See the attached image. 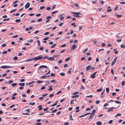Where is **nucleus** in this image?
Instances as JSON below:
<instances>
[{
	"mask_svg": "<svg viewBox=\"0 0 125 125\" xmlns=\"http://www.w3.org/2000/svg\"><path fill=\"white\" fill-rule=\"evenodd\" d=\"M71 13L74 14L75 15L73 16L76 17H79L80 16L79 15L80 14V13L79 12H72Z\"/></svg>",
	"mask_w": 125,
	"mask_h": 125,
	"instance_id": "1",
	"label": "nucleus"
},
{
	"mask_svg": "<svg viewBox=\"0 0 125 125\" xmlns=\"http://www.w3.org/2000/svg\"><path fill=\"white\" fill-rule=\"evenodd\" d=\"M42 58V55H40L38 56L37 57L34 58V60H38L41 59Z\"/></svg>",
	"mask_w": 125,
	"mask_h": 125,
	"instance_id": "2",
	"label": "nucleus"
},
{
	"mask_svg": "<svg viewBox=\"0 0 125 125\" xmlns=\"http://www.w3.org/2000/svg\"><path fill=\"white\" fill-rule=\"evenodd\" d=\"M117 58V57H116L112 61L111 63V66H113L114 64L115 63L116 61V59Z\"/></svg>",
	"mask_w": 125,
	"mask_h": 125,
	"instance_id": "3",
	"label": "nucleus"
},
{
	"mask_svg": "<svg viewBox=\"0 0 125 125\" xmlns=\"http://www.w3.org/2000/svg\"><path fill=\"white\" fill-rule=\"evenodd\" d=\"M12 67L11 66H3L1 67V68L2 69H7L11 68Z\"/></svg>",
	"mask_w": 125,
	"mask_h": 125,
	"instance_id": "4",
	"label": "nucleus"
},
{
	"mask_svg": "<svg viewBox=\"0 0 125 125\" xmlns=\"http://www.w3.org/2000/svg\"><path fill=\"white\" fill-rule=\"evenodd\" d=\"M30 5V3L28 2H27L25 6V9H27L29 7Z\"/></svg>",
	"mask_w": 125,
	"mask_h": 125,
	"instance_id": "5",
	"label": "nucleus"
},
{
	"mask_svg": "<svg viewBox=\"0 0 125 125\" xmlns=\"http://www.w3.org/2000/svg\"><path fill=\"white\" fill-rule=\"evenodd\" d=\"M42 68H47V66L45 65H41L39 67L38 69L39 70H40Z\"/></svg>",
	"mask_w": 125,
	"mask_h": 125,
	"instance_id": "6",
	"label": "nucleus"
},
{
	"mask_svg": "<svg viewBox=\"0 0 125 125\" xmlns=\"http://www.w3.org/2000/svg\"><path fill=\"white\" fill-rule=\"evenodd\" d=\"M114 108H115L114 107L109 108L107 111V112H109L113 111V109Z\"/></svg>",
	"mask_w": 125,
	"mask_h": 125,
	"instance_id": "7",
	"label": "nucleus"
},
{
	"mask_svg": "<svg viewBox=\"0 0 125 125\" xmlns=\"http://www.w3.org/2000/svg\"><path fill=\"white\" fill-rule=\"evenodd\" d=\"M54 58L52 57H49L47 58L48 60L51 61H53L54 60Z\"/></svg>",
	"mask_w": 125,
	"mask_h": 125,
	"instance_id": "8",
	"label": "nucleus"
},
{
	"mask_svg": "<svg viewBox=\"0 0 125 125\" xmlns=\"http://www.w3.org/2000/svg\"><path fill=\"white\" fill-rule=\"evenodd\" d=\"M33 60H34V58H33L31 59L30 58L29 59H27V60H25V61H25V62H30V61H32Z\"/></svg>",
	"mask_w": 125,
	"mask_h": 125,
	"instance_id": "9",
	"label": "nucleus"
},
{
	"mask_svg": "<svg viewBox=\"0 0 125 125\" xmlns=\"http://www.w3.org/2000/svg\"><path fill=\"white\" fill-rule=\"evenodd\" d=\"M76 48V45L75 44H74L73 45L72 47L71 48V49L74 50Z\"/></svg>",
	"mask_w": 125,
	"mask_h": 125,
	"instance_id": "10",
	"label": "nucleus"
},
{
	"mask_svg": "<svg viewBox=\"0 0 125 125\" xmlns=\"http://www.w3.org/2000/svg\"><path fill=\"white\" fill-rule=\"evenodd\" d=\"M52 86H49V88L48 89L49 91H52Z\"/></svg>",
	"mask_w": 125,
	"mask_h": 125,
	"instance_id": "11",
	"label": "nucleus"
},
{
	"mask_svg": "<svg viewBox=\"0 0 125 125\" xmlns=\"http://www.w3.org/2000/svg\"><path fill=\"white\" fill-rule=\"evenodd\" d=\"M91 67V66L90 65L86 67V71H87L88 70H89Z\"/></svg>",
	"mask_w": 125,
	"mask_h": 125,
	"instance_id": "12",
	"label": "nucleus"
},
{
	"mask_svg": "<svg viewBox=\"0 0 125 125\" xmlns=\"http://www.w3.org/2000/svg\"><path fill=\"white\" fill-rule=\"evenodd\" d=\"M79 96V95H73L71 96V97L73 98H75L77 97H78Z\"/></svg>",
	"mask_w": 125,
	"mask_h": 125,
	"instance_id": "13",
	"label": "nucleus"
},
{
	"mask_svg": "<svg viewBox=\"0 0 125 125\" xmlns=\"http://www.w3.org/2000/svg\"><path fill=\"white\" fill-rule=\"evenodd\" d=\"M91 77L92 78H94L95 77V75L94 73H93L91 75Z\"/></svg>",
	"mask_w": 125,
	"mask_h": 125,
	"instance_id": "14",
	"label": "nucleus"
},
{
	"mask_svg": "<svg viewBox=\"0 0 125 125\" xmlns=\"http://www.w3.org/2000/svg\"><path fill=\"white\" fill-rule=\"evenodd\" d=\"M96 124L97 125H101L102 124V123L101 122L99 121L96 123Z\"/></svg>",
	"mask_w": 125,
	"mask_h": 125,
	"instance_id": "15",
	"label": "nucleus"
},
{
	"mask_svg": "<svg viewBox=\"0 0 125 125\" xmlns=\"http://www.w3.org/2000/svg\"><path fill=\"white\" fill-rule=\"evenodd\" d=\"M69 119L71 120H73V119L72 118V116L71 115H69Z\"/></svg>",
	"mask_w": 125,
	"mask_h": 125,
	"instance_id": "16",
	"label": "nucleus"
},
{
	"mask_svg": "<svg viewBox=\"0 0 125 125\" xmlns=\"http://www.w3.org/2000/svg\"><path fill=\"white\" fill-rule=\"evenodd\" d=\"M95 112H96V111H95V110L94 109L93 110L91 114H93L94 115L95 113Z\"/></svg>",
	"mask_w": 125,
	"mask_h": 125,
	"instance_id": "17",
	"label": "nucleus"
},
{
	"mask_svg": "<svg viewBox=\"0 0 125 125\" xmlns=\"http://www.w3.org/2000/svg\"><path fill=\"white\" fill-rule=\"evenodd\" d=\"M43 82V81H37L36 82V83H40Z\"/></svg>",
	"mask_w": 125,
	"mask_h": 125,
	"instance_id": "18",
	"label": "nucleus"
},
{
	"mask_svg": "<svg viewBox=\"0 0 125 125\" xmlns=\"http://www.w3.org/2000/svg\"><path fill=\"white\" fill-rule=\"evenodd\" d=\"M19 84L21 86H24L25 85V83H19Z\"/></svg>",
	"mask_w": 125,
	"mask_h": 125,
	"instance_id": "19",
	"label": "nucleus"
},
{
	"mask_svg": "<svg viewBox=\"0 0 125 125\" xmlns=\"http://www.w3.org/2000/svg\"><path fill=\"white\" fill-rule=\"evenodd\" d=\"M60 74L62 76H65V74L64 73H60Z\"/></svg>",
	"mask_w": 125,
	"mask_h": 125,
	"instance_id": "20",
	"label": "nucleus"
},
{
	"mask_svg": "<svg viewBox=\"0 0 125 125\" xmlns=\"http://www.w3.org/2000/svg\"><path fill=\"white\" fill-rule=\"evenodd\" d=\"M94 115L91 114V115H90L89 117L88 118V119H90L92 118L94 116Z\"/></svg>",
	"mask_w": 125,
	"mask_h": 125,
	"instance_id": "21",
	"label": "nucleus"
},
{
	"mask_svg": "<svg viewBox=\"0 0 125 125\" xmlns=\"http://www.w3.org/2000/svg\"><path fill=\"white\" fill-rule=\"evenodd\" d=\"M120 47L121 48H124L125 47V45L123 44H122L121 45Z\"/></svg>",
	"mask_w": 125,
	"mask_h": 125,
	"instance_id": "22",
	"label": "nucleus"
},
{
	"mask_svg": "<svg viewBox=\"0 0 125 125\" xmlns=\"http://www.w3.org/2000/svg\"><path fill=\"white\" fill-rule=\"evenodd\" d=\"M115 102L116 104H121V102H119V101H115Z\"/></svg>",
	"mask_w": 125,
	"mask_h": 125,
	"instance_id": "23",
	"label": "nucleus"
},
{
	"mask_svg": "<svg viewBox=\"0 0 125 125\" xmlns=\"http://www.w3.org/2000/svg\"><path fill=\"white\" fill-rule=\"evenodd\" d=\"M35 104V103L34 102H33L32 103H29V105H34Z\"/></svg>",
	"mask_w": 125,
	"mask_h": 125,
	"instance_id": "24",
	"label": "nucleus"
},
{
	"mask_svg": "<svg viewBox=\"0 0 125 125\" xmlns=\"http://www.w3.org/2000/svg\"><path fill=\"white\" fill-rule=\"evenodd\" d=\"M10 19L9 18H7L3 20V21H8L10 20Z\"/></svg>",
	"mask_w": 125,
	"mask_h": 125,
	"instance_id": "25",
	"label": "nucleus"
},
{
	"mask_svg": "<svg viewBox=\"0 0 125 125\" xmlns=\"http://www.w3.org/2000/svg\"><path fill=\"white\" fill-rule=\"evenodd\" d=\"M121 114H120L118 113L116 115H115V117H116L117 116H120L121 115Z\"/></svg>",
	"mask_w": 125,
	"mask_h": 125,
	"instance_id": "26",
	"label": "nucleus"
},
{
	"mask_svg": "<svg viewBox=\"0 0 125 125\" xmlns=\"http://www.w3.org/2000/svg\"><path fill=\"white\" fill-rule=\"evenodd\" d=\"M102 88H101L100 89H97V91H96L97 92H100L101 91H102Z\"/></svg>",
	"mask_w": 125,
	"mask_h": 125,
	"instance_id": "27",
	"label": "nucleus"
},
{
	"mask_svg": "<svg viewBox=\"0 0 125 125\" xmlns=\"http://www.w3.org/2000/svg\"><path fill=\"white\" fill-rule=\"evenodd\" d=\"M17 84V83H13L11 85L12 86H15V85H16Z\"/></svg>",
	"mask_w": 125,
	"mask_h": 125,
	"instance_id": "28",
	"label": "nucleus"
},
{
	"mask_svg": "<svg viewBox=\"0 0 125 125\" xmlns=\"http://www.w3.org/2000/svg\"><path fill=\"white\" fill-rule=\"evenodd\" d=\"M20 21L21 20L19 19H17L15 21V22H20Z\"/></svg>",
	"mask_w": 125,
	"mask_h": 125,
	"instance_id": "29",
	"label": "nucleus"
},
{
	"mask_svg": "<svg viewBox=\"0 0 125 125\" xmlns=\"http://www.w3.org/2000/svg\"><path fill=\"white\" fill-rule=\"evenodd\" d=\"M75 23H72L71 24V25L72 26H73L74 27H76V25H75Z\"/></svg>",
	"mask_w": 125,
	"mask_h": 125,
	"instance_id": "30",
	"label": "nucleus"
},
{
	"mask_svg": "<svg viewBox=\"0 0 125 125\" xmlns=\"http://www.w3.org/2000/svg\"><path fill=\"white\" fill-rule=\"evenodd\" d=\"M42 21V19L40 18L38 19L37 20V22H40L41 21Z\"/></svg>",
	"mask_w": 125,
	"mask_h": 125,
	"instance_id": "31",
	"label": "nucleus"
},
{
	"mask_svg": "<svg viewBox=\"0 0 125 125\" xmlns=\"http://www.w3.org/2000/svg\"><path fill=\"white\" fill-rule=\"evenodd\" d=\"M27 42H33V40L32 39H30L29 40H27Z\"/></svg>",
	"mask_w": 125,
	"mask_h": 125,
	"instance_id": "32",
	"label": "nucleus"
},
{
	"mask_svg": "<svg viewBox=\"0 0 125 125\" xmlns=\"http://www.w3.org/2000/svg\"><path fill=\"white\" fill-rule=\"evenodd\" d=\"M88 48H86L83 51V53H85L87 51H88Z\"/></svg>",
	"mask_w": 125,
	"mask_h": 125,
	"instance_id": "33",
	"label": "nucleus"
},
{
	"mask_svg": "<svg viewBox=\"0 0 125 125\" xmlns=\"http://www.w3.org/2000/svg\"><path fill=\"white\" fill-rule=\"evenodd\" d=\"M58 11L57 10H56L51 12V14H54L55 13H57L58 12Z\"/></svg>",
	"mask_w": 125,
	"mask_h": 125,
	"instance_id": "34",
	"label": "nucleus"
},
{
	"mask_svg": "<svg viewBox=\"0 0 125 125\" xmlns=\"http://www.w3.org/2000/svg\"><path fill=\"white\" fill-rule=\"evenodd\" d=\"M37 42L38 43V45L40 46V41L38 40L37 41Z\"/></svg>",
	"mask_w": 125,
	"mask_h": 125,
	"instance_id": "35",
	"label": "nucleus"
},
{
	"mask_svg": "<svg viewBox=\"0 0 125 125\" xmlns=\"http://www.w3.org/2000/svg\"><path fill=\"white\" fill-rule=\"evenodd\" d=\"M70 59V57H69L67 58L65 60V61H69Z\"/></svg>",
	"mask_w": 125,
	"mask_h": 125,
	"instance_id": "36",
	"label": "nucleus"
},
{
	"mask_svg": "<svg viewBox=\"0 0 125 125\" xmlns=\"http://www.w3.org/2000/svg\"><path fill=\"white\" fill-rule=\"evenodd\" d=\"M106 90L107 92L108 93L109 92V89L108 88H106Z\"/></svg>",
	"mask_w": 125,
	"mask_h": 125,
	"instance_id": "37",
	"label": "nucleus"
},
{
	"mask_svg": "<svg viewBox=\"0 0 125 125\" xmlns=\"http://www.w3.org/2000/svg\"><path fill=\"white\" fill-rule=\"evenodd\" d=\"M18 59V57L16 56H15L13 57V59L15 60H16Z\"/></svg>",
	"mask_w": 125,
	"mask_h": 125,
	"instance_id": "38",
	"label": "nucleus"
},
{
	"mask_svg": "<svg viewBox=\"0 0 125 125\" xmlns=\"http://www.w3.org/2000/svg\"><path fill=\"white\" fill-rule=\"evenodd\" d=\"M56 44H54L53 45H52L51 46V48H54L55 47V46H56Z\"/></svg>",
	"mask_w": 125,
	"mask_h": 125,
	"instance_id": "39",
	"label": "nucleus"
},
{
	"mask_svg": "<svg viewBox=\"0 0 125 125\" xmlns=\"http://www.w3.org/2000/svg\"><path fill=\"white\" fill-rule=\"evenodd\" d=\"M122 40L121 39H118V40H116V41L118 42H121Z\"/></svg>",
	"mask_w": 125,
	"mask_h": 125,
	"instance_id": "40",
	"label": "nucleus"
},
{
	"mask_svg": "<svg viewBox=\"0 0 125 125\" xmlns=\"http://www.w3.org/2000/svg\"><path fill=\"white\" fill-rule=\"evenodd\" d=\"M22 115H30V114H29L27 113H22Z\"/></svg>",
	"mask_w": 125,
	"mask_h": 125,
	"instance_id": "41",
	"label": "nucleus"
},
{
	"mask_svg": "<svg viewBox=\"0 0 125 125\" xmlns=\"http://www.w3.org/2000/svg\"><path fill=\"white\" fill-rule=\"evenodd\" d=\"M125 81H123L122 82V84L123 86L125 84Z\"/></svg>",
	"mask_w": 125,
	"mask_h": 125,
	"instance_id": "42",
	"label": "nucleus"
},
{
	"mask_svg": "<svg viewBox=\"0 0 125 125\" xmlns=\"http://www.w3.org/2000/svg\"><path fill=\"white\" fill-rule=\"evenodd\" d=\"M66 46V45L65 44H64L60 46L61 47H65Z\"/></svg>",
	"mask_w": 125,
	"mask_h": 125,
	"instance_id": "43",
	"label": "nucleus"
},
{
	"mask_svg": "<svg viewBox=\"0 0 125 125\" xmlns=\"http://www.w3.org/2000/svg\"><path fill=\"white\" fill-rule=\"evenodd\" d=\"M75 6L76 7H79V5L77 3H75L74 4Z\"/></svg>",
	"mask_w": 125,
	"mask_h": 125,
	"instance_id": "44",
	"label": "nucleus"
},
{
	"mask_svg": "<svg viewBox=\"0 0 125 125\" xmlns=\"http://www.w3.org/2000/svg\"><path fill=\"white\" fill-rule=\"evenodd\" d=\"M55 80L54 79L52 80L51 81V83H53L54 82V83L56 82H54L55 81Z\"/></svg>",
	"mask_w": 125,
	"mask_h": 125,
	"instance_id": "45",
	"label": "nucleus"
},
{
	"mask_svg": "<svg viewBox=\"0 0 125 125\" xmlns=\"http://www.w3.org/2000/svg\"><path fill=\"white\" fill-rule=\"evenodd\" d=\"M45 8V7L44 6H41L40 7V9L41 10H42L44 9Z\"/></svg>",
	"mask_w": 125,
	"mask_h": 125,
	"instance_id": "46",
	"label": "nucleus"
},
{
	"mask_svg": "<svg viewBox=\"0 0 125 125\" xmlns=\"http://www.w3.org/2000/svg\"><path fill=\"white\" fill-rule=\"evenodd\" d=\"M85 59V57H83L81 58V60L82 61H83Z\"/></svg>",
	"mask_w": 125,
	"mask_h": 125,
	"instance_id": "47",
	"label": "nucleus"
},
{
	"mask_svg": "<svg viewBox=\"0 0 125 125\" xmlns=\"http://www.w3.org/2000/svg\"><path fill=\"white\" fill-rule=\"evenodd\" d=\"M100 102V101L98 100L96 101L95 103L96 104H98Z\"/></svg>",
	"mask_w": 125,
	"mask_h": 125,
	"instance_id": "48",
	"label": "nucleus"
},
{
	"mask_svg": "<svg viewBox=\"0 0 125 125\" xmlns=\"http://www.w3.org/2000/svg\"><path fill=\"white\" fill-rule=\"evenodd\" d=\"M108 104L107 103H106L104 105V107H105L106 106H107L108 105Z\"/></svg>",
	"mask_w": 125,
	"mask_h": 125,
	"instance_id": "49",
	"label": "nucleus"
},
{
	"mask_svg": "<svg viewBox=\"0 0 125 125\" xmlns=\"http://www.w3.org/2000/svg\"><path fill=\"white\" fill-rule=\"evenodd\" d=\"M34 82H35L34 81H32V82H31L29 83H28V85H30L31 84L33 83H34Z\"/></svg>",
	"mask_w": 125,
	"mask_h": 125,
	"instance_id": "50",
	"label": "nucleus"
},
{
	"mask_svg": "<svg viewBox=\"0 0 125 125\" xmlns=\"http://www.w3.org/2000/svg\"><path fill=\"white\" fill-rule=\"evenodd\" d=\"M57 109H54V110H53L52 111V113H54L55 112H56V111H57Z\"/></svg>",
	"mask_w": 125,
	"mask_h": 125,
	"instance_id": "51",
	"label": "nucleus"
},
{
	"mask_svg": "<svg viewBox=\"0 0 125 125\" xmlns=\"http://www.w3.org/2000/svg\"><path fill=\"white\" fill-rule=\"evenodd\" d=\"M83 27L82 26H80L79 27V31H80L82 28Z\"/></svg>",
	"mask_w": 125,
	"mask_h": 125,
	"instance_id": "52",
	"label": "nucleus"
},
{
	"mask_svg": "<svg viewBox=\"0 0 125 125\" xmlns=\"http://www.w3.org/2000/svg\"><path fill=\"white\" fill-rule=\"evenodd\" d=\"M13 82V81L12 80H10L8 82L9 84H11V83Z\"/></svg>",
	"mask_w": 125,
	"mask_h": 125,
	"instance_id": "53",
	"label": "nucleus"
},
{
	"mask_svg": "<svg viewBox=\"0 0 125 125\" xmlns=\"http://www.w3.org/2000/svg\"><path fill=\"white\" fill-rule=\"evenodd\" d=\"M50 75L52 77H53V76H55V74L54 73H51V74Z\"/></svg>",
	"mask_w": 125,
	"mask_h": 125,
	"instance_id": "54",
	"label": "nucleus"
},
{
	"mask_svg": "<svg viewBox=\"0 0 125 125\" xmlns=\"http://www.w3.org/2000/svg\"><path fill=\"white\" fill-rule=\"evenodd\" d=\"M111 72L112 73V74H114V70L113 69H112L111 70Z\"/></svg>",
	"mask_w": 125,
	"mask_h": 125,
	"instance_id": "55",
	"label": "nucleus"
},
{
	"mask_svg": "<svg viewBox=\"0 0 125 125\" xmlns=\"http://www.w3.org/2000/svg\"><path fill=\"white\" fill-rule=\"evenodd\" d=\"M63 24V23L62 22H61L58 25V26H62Z\"/></svg>",
	"mask_w": 125,
	"mask_h": 125,
	"instance_id": "56",
	"label": "nucleus"
},
{
	"mask_svg": "<svg viewBox=\"0 0 125 125\" xmlns=\"http://www.w3.org/2000/svg\"><path fill=\"white\" fill-rule=\"evenodd\" d=\"M119 3L121 4H125V2H120Z\"/></svg>",
	"mask_w": 125,
	"mask_h": 125,
	"instance_id": "57",
	"label": "nucleus"
},
{
	"mask_svg": "<svg viewBox=\"0 0 125 125\" xmlns=\"http://www.w3.org/2000/svg\"><path fill=\"white\" fill-rule=\"evenodd\" d=\"M7 74L6 73H4V74H2V76L3 77H4L5 76H6V75Z\"/></svg>",
	"mask_w": 125,
	"mask_h": 125,
	"instance_id": "58",
	"label": "nucleus"
},
{
	"mask_svg": "<svg viewBox=\"0 0 125 125\" xmlns=\"http://www.w3.org/2000/svg\"><path fill=\"white\" fill-rule=\"evenodd\" d=\"M48 108L47 107L46 108H44L43 109V110L44 111H46L48 109Z\"/></svg>",
	"mask_w": 125,
	"mask_h": 125,
	"instance_id": "59",
	"label": "nucleus"
},
{
	"mask_svg": "<svg viewBox=\"0 0 125 125\" xmlns=\"http://www.w3.org/2000/svg\"><path fill=\"white\" fill-rule=\"evenodd\" d=\"M49 37H47L45 38L44 39H43V40H47L48 39H49Z\"/></svg>",
	"mask_w": 125,
	"mask_h": 125,
	"instance_id": "60",
	"label": "nucleus"
},
{
	"mask_svg": "<svg viewBox=\"0 0 125 125\" xmlns=\"http://www.w3.org/2000/svg\"><path fill=\"white\" fill-rule=\"evenodd\" d=\"M113 122V121L112 120H110L109 121V124H110L112 123Z\"/></svg>",
	"mask_w": 125,
	"mask_h": 125,
	"instance_id": "61",
	"label": "nucleus"
},
{
	"mask_svg": "<svg viewBox=\"0 0 125 125\" xmlns=\"http://www.w3.org/2000/svg\"><path fill=\"white\" fill-rule=\"evenodd\" d=\"M44 48L42 47H41L39 48V50L41 51H42Z\"/></svg>",
	"mask_w": 125,
	"mask_h": 125,
	"instance_id": "62",
	"label": "nucleus"
},
{
	"mask_svg": "<svg viewBox=\"0 0 125 125\" xmlns=\"http://www.w3.org/2000/svg\"><path fill=\"white\" fill-rule=\"evenodd\" d=\"M17 5H18L17 4H14L13 5V6L14 7H16L17 6Z\"/></svg>",
	"mask_w": 125,
	"mask_h": 125,
	"instance_id": "63",
	"label": "nucleus"
},
{
	"mask_svg": "<svg viewBox=\"0 0 125 125\" xmlns=\"http://www.w3.org/2000/svg\"><path fill=\"white\" fill-rule=\"evenodd\" d=\"M69 124V122H65L64 124V125H68Z\"/></svg>",
	"mask_w": 125,
	"mask_h": 125,
	"instance_id": "64",
	"label": "nucleus"
}]
</instances>
